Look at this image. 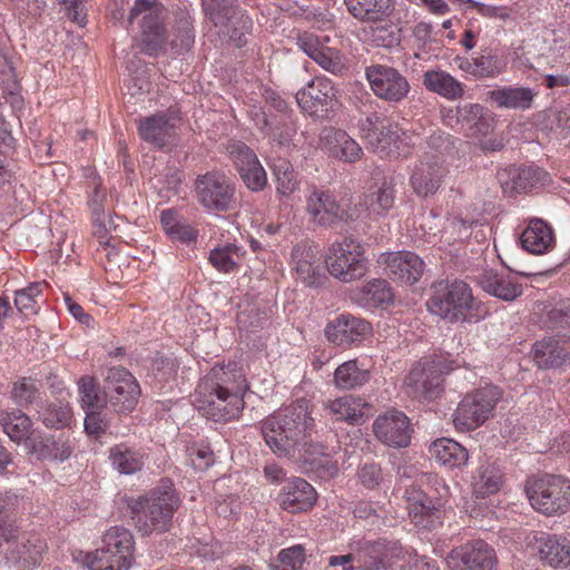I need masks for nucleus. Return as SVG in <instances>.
<instances>
[{
    "mask_svg": "<svg viewBox=\"0 0 570 570\" xmlns=\"http://www.w3.org/2000/svg\"><path fill=\"white\" fill-rule=\"evenodd\" d=\"M292 265L297 278L307 286H316L322 279L320 252L316 245L299 243L292 249Z\"/></svg>",
    "mask_w": 570,
    "mask_h": 570,
    "instance_id": "26",
    "label": "nucleus"
},
{
    "mask_svg": "<svg viewBox=\"0 0 570 570\" xmlns=\"http://www.w3.org/2000/svg\"><path fill=\"white\" fill-rule=\"evenodd\" d=\"M379 262L394 282L404 285L415 284L422 277L425 266L423 259L410 250L384 253Z\"/></svg>",
    "mask_w": 570,
    "mask_h": 570,
    "instance_id": "21",
    "label": "nucleus"
},
{
    "mask_svg": "<svg viewBox=\"0 0 570 570\" xmlns=\"http://www.w3.org/2000/svg\"><path fill=\"white\" fill-rule=\"evenodd\" d=\"M490 98L499 108L528 109L532 105L534 92L528 87H503L492 90Z\"/></svg>",
    "mask_w": 570,
    "mask_h": 570,
    "instance_id": "41",
    "label": "nucleus"
},
{
    "mask_svg": "<svg viewBox=\"0 0 570 570\" xmlns=\"http://www.w3.org/2000/svg\"><path fill=\"white\" fill-rule=\"evenodd\" d=\"M546 175L533 167L504 168L498 171V179L505 193H524L537 185Z\"/></svg>",
    "mask_w": 570,
    "mask_h": 570,
    "instance_id": "35",
    "label": "nucleus"
},
{
    "mask_svg": "<svg viewBox=\"0 0 570 570\" xmlns=\"http://www.w3.org/2000/svg\"><path fill=\"white\" fill-rule=\"evenodd\" d=\"M531 505L546 515L566 513L570 508V480L547 474L527 487Z\"/></svg>",
    "mask_w": 570,
    "mask_h": 570,
    "instance_id": "8",
    "label": "nucleus"
},
{
    "mask_svg": "<svg viewBox=\"0 0 570 570\" xmlns=\"http://www.w3.org/2000/svg\"><path fill=\"white\" fill-rule=\"evenodd\" d=\"M337 90L333 81L325 77H315L297 91L295 99L303 111L311 116H322L333 107Z\"/></svg>",
    "mask_w": 570,
    "mask_h": 570,
    "instance_id": "20",
    "label": "nucleus"
},
{
    "mask_svg": "<svg viewBox=\"0 0 570 570\" xmlns=\"http://www.w3.org/2000/svg\"><path fill=\"white\" fill-rule=\"evenodd\" d=\"M348 12L362 21H379L387 16L391 0H344Z\"/></svg>",
    "mask_w": 570,
    "mask_h": 570,
    "instance_id": "42",
    "label": "nucleus"
},
{
    "mask_svg": "<svg viewBox=\"0 0 570 570\" xmlns=\"http://www.w3.org/2000/svg\"><path fill=\"white\" fill-rule=\"evenodd\" d=\"M371 324L351 314H341L325 328L327 340L337 346H348L371 333Z\"/></svg>",
    "mask_w": 570,
    "mask_h": 570,
    "instance_id": "25",
    "label": "nucleus"
},
{
    "mask_svg": "<svg viewBox=\"0 0 570 570\" xmlns=\"http://www.w3.org/2000/svg\"><path fill=\"white\" fill-rule=\"evenodd\" d=\"M404 498L407 502L409 517L416 527L433 528L440 523V510L417 487L406 488Z\"/></svg>",
    "mask_w": 570,
    "mask_h": 570,
    "instance_id": "30",
    "label": "nucleus"
},
{
    "mask_svg": "<svg viewBox=\"0 0 570 570\" xmlns=\"http://www.w3.org/2000/svg\"><path fill=\"white\" fill-rule=\"evenodd\" d=\"M134 537L122 527H111L102 537V547L79 552L76 559L90 570H128L134 561Z\"/></svg>",
    "mask_w": 570,
    "mask_h": 570,
    "instance_id": "5",
    "label": "nucleus"
},
{
    "mask_svg": "<svg viewBox=\"0 0 570 570\" xmlns=\"http://www.w3.org/2000/svg\"><path fill=\"white\" fill-rule=\"evenodd\" d=\"M305 561V550L303 546L296 544L283 549L277 557V564L273 570H301Z\"/></svg>",
    "mask_w": 570,
    "mask_h": 570,
    "instance_id": "56",
    "label": "nucleus"
},
{
    "mask_svg": "<svg viewBox=\"0 0 570 570\" xmlns=\"http://www.w3.org/2000/svg\"><path fill=\"white\" fill-rule=\"evenodd\" d=\"M502 483L499 470L489 463L481 464L472 476V490L476 497H488L497 493Z\"/></svg>",
    "mask_w": 570,
    "mask_h": 570,
    "instance_id": "43",
    "label": "nucleus"
},
{
    "mask_svg": "<svg viewBox=\"0 0 570 570\" xmlns=\"http://www.w3.org/2000/svg\"><path fill=\"white\" fill-rule=\"evenodd\" d=\"M358 301L367 307H377L393 299V292L384 279H372L364 284L357 293Z\"/></svg>",
    "mask_w": 570,
    "mask_h": 570,
    "instance_id": "47",
    "label": "nucleus"
},
{
    "mask_svg": "<svg viewBox=\"0 0 570 570\" xmlns=\"http://www.w3.org/2000/svg\"><path fill=\"white\" fill-rule=\"evenodd\" d=\"M314 428L312 409L308 401L302 399L265 417L261 431L265 443L278 458L301 464L306 472L334 478L338 473L337 462L322 444L308 441Z\"/></svg>",
    "mask_w": 570,
    "mask_h": 570,
    "instance_id": "1",
    "label": "nucleus"
},
{
    "mask_svg": "<svg viewBox=\"0 0 570 570\" xmlns=\"http://www.w3.org/2000/svg\"><path fill=\"white\" fill-rule=\"evenodd\" d=\"M109 459L112 466L121 474H134L144 465L142 455L125 444L111 448Z\"/></svg>",
    "mask_w": 570,
    "mask_h": 570,
    "instance_id": "46",
    "label": "nucleus"
},
{
    "mask_svg": "<svg viewBox=\"0 0 570 570\" xmlns=\"http://www.w3.org/2000/svg\"><path fill=\"white\" fill-rule=\"evenodd\" d=\"M422 82L426 90L448 100H456L464 95L463 83L441 69L426 70L423 73Z\"/></svg>",
    "mask_w": 570,
    "mask_h": 570,
    "instance_id": "38",
    "label": "nucleus"
},
{
    "mask_svg": "<svg viewBox=\"0 0 570 570\" xmlns=\"http://www.w3.org/2000/svg\"><path fill=\"white\" fill-rule=\"evenodd\" d=\"M46 549V542L38 534H30L22 539L12 553H14L13 558L24 568H31L40 562Z\"/></svg>",
    "mask_w": 570,
    "mask_h": 570,
    "instance_id": "48",
    "label": "nucleus"
},
{
    "mask_svg": "<svg viewBox=\"0 0 570 570\" xmlns=\"http://www.w3.org/2000/svg\"><path fill=\"white\" fill-rule=\"evenodd\" d=\"M406 393L413 399L432 401L442 391L441 363L435 361L420 362L410 371L405 381Z\"/></svg>",
    "mask_w": 570,
    "mask_h": 570,
    "instance_id": "17",
    "label": "nucleus"
},
{
    "mask_svg": "<svg viewBox=\"0 0 570 570\" xmlns=\"http://www.w3.org/2000/svg\"><path fill=\"white\" fill-rule=\"evenodd\" d=\"M28 450L39 460L65 461L73 452V444L68 438L31 435Z\"/></svg>",
    "mask_w": 570,
    "mask_h": 570,
    "instance_id": "33",
    "label": "nucleus"
},
{
    "mask_svg": "<svg viewBox=\"0 0 570 570\" xmlns=\"http://www.w3.org/2000/svg\"><path fill=\"white\" fill-rule=\"evenodd\" d=\"M431 456L449 469L461 468L469 460L468 450L452 439H438L429 448Z\"/></svg>",
    "mask_w": 570,
    "mask_h": 570,
    "instance_id": "40",
    "label": "nucleus"
},
{
    "mask_svg": "<svg viewBox=\"0 0 570 570\" xmlns=\"http://www.w3.org/2000/svg\"><path fill=\"white\" fill-rule=\"evenodd\" d=\"M279 505L291 512L299 513L311 509L316 502V491L302 478H292L278 494Z\"/></svg>",
    "mask_w": 570,
    "mask_h": 570,
    "instance_id": "29",
    "label": "nucleus"
},
{
    "mask_svg": "<svg viewBox=\"0 0 570 570\" xmlns=\"http://www.w3.org/2000/svg\"><path fill=\"white\" fill-rule=\"evenodd\" d=\"M370 199V207L373 212L377 214L386 213L394 205L395 190L392 185L384 183Z\"/></svg>",
    "mask_w": 570,
    "mask_h": 570,
    "instance_id": "58",
    "label": "nucleus"
},
{
    "mask_svg": "<svg viewBox=\"0 0 570 570\" xmlns=\"http://www.w3.org/2000/svg\"><path fill=\"white\" fill-rule=\"evenodd\" d=\"M548 316L553 327H570V301L553 307Z\"/></svg>",
    "mask_w": 570,
    "mask_h": 570,
    "instance_id": "64",
    "label": "nucleus"
},
{
    "mask_svg": "<svg viewBox=\"0 0 570 570\" xmlns=\"http://www.w3.org/2000/svg\"><path fill=\"white\" fill-rule=\"evenodd\" d=\"M449 570H495L494 549L483 540H472L453 548L445 558Z\"/></svg>",
    "mask_w": 570,
    "mask_h": 570,
    "instance_id": "16",
    "label": "nucleus"
},
{
    "mask_svg": "<svg viewBox=\"0 0 570 570\" xmlns=\"http://www.w3.org/2000/svg\"><path fill=\"white\" fill-rule=\"evenodd\" d=\"M244 252L239 246L227 244L212 249L208 259L217 271L230 273L240 264Z\"/></svg>",
    "mask_w": 570,
    "mask_h": 570,
    "instance_id": "49",
    "label": "nucleus"
},
{
    "mask_svg": "<svg viewBox=\"0 0 570 570\" xmlns=\"http://www.w3.org/2000/svg\"><path fill=\"white\" fill-rule=\"evenodd\" d=\"M40 417L48 428L60 429L69 424L71 411L67 403L53 402L43 409Z\"/></svg>",
    "mask_w": 570,
    "mask_h": 570,
    "instance_id": "55",
    "label": "nucleus"
},
{
    "mask_svg": "<svg viewBox=\"0 0 570 570\" xmlns=\"http://www.w3.org/2000/svg\"><path fill=\"white\" fill-rule=\"evenodd\" d=\"M365 78L375 97L389 104H399L410 94L407 78L396 68L375 63L365 68Z\"/></svg>",
    "mask_w": 570,
    "mask_h": 570,
    "instance_id": "12",
    "label": "nucleus"
},
{
    "mask_svg": "<svg viewBox=\"0 0 570 570\" xmlns=\"http://www.w3.org/2000/svg\"><path fill=\"white\" fill-rule=\"evenodd\" d=\"M480 286L490 295L503 301H513L522 294V285L514 276L484 271L479 277Z\"/></svg>",
    "mask_w": 570,
    "mask_h": 570,
    "instance_id": "34",
    "label": "nucleus"
},
{
    "mask_svg": "<svg viewBox=\"0 0 570 570\" xmlns=\"http://www.w3.org/2000/svg\"><path fill=\"white\" fill-rule=\"evenodd\" d=\"M370 372L361 368L356 360L342 363L334 372V384L341 390H352L366 384Z\"/></svg>",
    "mask_w": 570,
    "mask_h": 570,
    "instance_id": "44",
    "label": "nucleus"
},
{
    "mask_svg": "<svg viewBox=\"0 0 570 570\" xmlns=\"http://www.w3.org/2000/svg\"><path fill=\"white\" fill-rule=\"evenodd\" d=\"M390 119L384 114L377 111H371L368 114H365L363 117L360 118L357 122L358 135L361 139L365 144L377 145L376 132L383 130V126Z\"/></svg>",
    "mask_w": 570,
    "mask_h": 570,
    "instance_id": "52",
    "label": "nucleus"
},
{
    "mask_svg": "<svg viewBox=\"0 0 570 570\" xmlns=\"http://www.w3.org/2000/svg\"><path fill=\"white\" fill-rule=\"evenodd\" d=\"M314 61L334 76H344L348 71L346 57L340 50L328 46L322 49Z\"/></svg>",
    "mask_w": 570,
    "mask_h": 570,
    "instance_id": "51",
    "label": "nucleus"
},
{
    "mask_svg": "<svg viewBox=\"0 0 570 570\" xmlns=\"http://www.w3.org/2000/svg\"><path fill=\"white\" fill-rule=\"evenodd\" d=\"M164 6L156 0H135L130 9L128 23L141 17V51L149 56H158L165 48Z\"/></svg>",
    "mask_w": 570,
    "mask_h": 570,
    "instance_id": "9",
    "label": "nucleus"
},
{
    "mask_svg": "<svg viewBox=\"0 0 570 570\" xmlns=\"http://www.w3.org/2000/svg\"><path fill=\"white\" fill-rule=\"evenodd\" d=\"M426 306L432 314L450 322H478L485 314L470 286L458 279L436 283Z\"/></svg>",
    "mask_w": 570,
    "mask_h": 570,
    "instance_id": "3",
    "label": "nucleus"
},
{
    "mask_svg": "<svg viewBox=\"0 0 570 570\" xmlns=\"http://www.w3.org/2000/svg\"><path fill=\"white\" fill-rule=\"evenodd\" d=\"M228 153L246 187L261 191L267 185V175L256 154L240 141L232 142Z\"/></svg>",
    "mask_w": 570,
    "mask_h": 570,
    "instance_id": "22",
    "label": "nucleus"
},
{
    "mask_svg": "<svg viewBox=\"0 0 570 570\" xmlns=\"http://www.w3.org/2000/svg\"><path fill=\"white\" fill-rule=\"evenodd\" d=\"M37 392L38 390L31 380L22 379L14 384L12 397L17 404L23 406L36 399Z\"/></svg>",
    "mask_w": 570,
    "mask_h": 570,
    "instance_id": "61",
    "label": "nucleus"
},
{
    "mask_svg": "<svg viewBox=\"0 0 570 570\" xmlns=\"http://www.w3.org/2000/svg\"><path fill=\"white\" fill-rule=\"evenodd\" d=\"M375 436L391 448H405L411 440L409 417L401 411L390 410L379 415L373 423Z\"/></svg>",
    "mask_w": 570,
    "mask_h": 570,
    "instance_id": "23",
    "label": "nucleus"
},
{
    "mask_svg": "<svg viewBox=\"0 0 570 570\" xmlns=\"http://www.w3.org/2000/svg\"><path fill=\"white\" fill-rule=\"evenodd\" d=\"M196 191L199 202L208 209L226 212L236 203L234 185L230 178L220 171L198 176Z\"/></svg>",
    "mask_w": 570,
    "mask_h": 570,
    "instance_id": "15",
    "label": "nucleus"
},
{
    "mask_svg": "<svg viewBox=\"0 0 570 570\" xmlns=\"http://www.w3.org/2000/svg\"><path fill=\"white\" fill-rule=\"evenodd\" d=\"M179 121L180 118L175 112H158L141 119L138 132L142 140L161 149L174 142Z\"/></svg>",
    "mask_w": 570,
    "mask_h": 570,
    "instance_id": "24",
    "label": "nucleus"
},
{
    "mask_svg": "<svg viewBox=\"0 0 570 570\" xmlns=\"http://www.w3.org/2000/svg\"><path fill=\"white\" fill-rule=\"evenodd\" d=\"M22 498L12 491L0 494V518L16 521Z\"/></svg>",
    "mask_w": 570,
    "mask_h": 570,
    "instance_id": "62",
    "label": "nucleus"
},
{
    "mask_svg": "<svg viewBox=\"0 0 570 570\" xmlns=\"http://www.w3.org/2000/svg\"><path fill=\"white\" fill-rule=\"evenodd\" d=\"M323 407L336 421H344L350 424H360L363 421L365 410L370 407V404L360 397L345 395L334 400L324 401Z\"/></svg>",
    "mask_w": 570,
    "mask_h": 570,
    "instance_id": "36",
    "label": "nucleus"
},
{
    "mask_svg": "<svg viewBox=\"0 0 570 570\" xmlns=\"http://www.w3.org/2000/svg\"><path fill=\"white\" fill-rule=\"evenodd\" d=\"M454 62L461 71L478 79L494 78L505 68V62L492 50H484L473 57L456 56Z\"/></svg>",
    "mask_w": 570,
    "mask_h": 570,
    "instance_id": "31",
    "label": "nucleus"
},
{
    "mask_svg": "<svg viewBox=\"0 0 570 570\" xmlns=\"http://www.w3.org/2000/svg\"><path fill=\"white\" fill-rule=\"evenodd\" d=\"M325 262L328 273L343 283L360 279L368 271L364 246L353 238L333 243L327 249Z\"/></svg>",
    "mask_w": 570,
    "mask_h": 570,
    "instance_id": "7",
    "label": "nucleus"
},
{
    "mask_svg": "<svg viewBox=\"0 0 570 570\" xmlns=\"http://www.w3.org/2000/svg\"><path fill=\"white\" fill-rule=\"evenodd\" d=\"M358 479L367 489H373L382 481V470L376 463H364L358 470Z\"/></svg>",
    "mask_w": 570,
    "mask_h": 570,
    "instance_id": "63",
    "label": "nucleus"
},
{
    "mask_svg": "<svg viewBox=\"0 0 570 570\" xmlns=\"http://www.w3.org/2000/svg\"><path fill=\"white\" fill-rule=\"evenodd\" d=\"M533 360L541 368L570 364V336L547 337L533 345Z\"/></svg>",
    "mask_w": 570,
    "mask_h": 570,
    "instance_id": "28",
    "label": "nucleus"
},
{
    "mask_svg": "<svg viewBox=\"0 0 570 570\" xmlns=\"http://www.w3.org/2000/svg\"><path fill=\"white\" fill-rule=\"evenodd\" d=\"M376 144H365L368 149L377 154L381 158L399 157L406 155L409 147L415 146L416 141L413 140L406 131H401L397 124L391 119L383 126V130L376 132Z\"/></svg>",
    "mask_w": 570,
    "mask_h": 570,
    "instance_id": "27",
    "label": "nucleus"
},
{
    "mask_svg": "<svg viewBox=\"0 0 570 570\" xmlns=\"http://www.w3.org/2000/svg\"><path fill=\"white\" fill-rule=\"evenodd\" d=\"M79 394L85 412L102 410L107 399L99 394L97 385L91 377H82L79 381Z\"/></svg>",
    "mask_w": 570,
    "mask_h": 570,
    "instance_id": "53",
    "label": "nucleus"
},
{
    "mask_svg": "<svg viewBox=\"0 0 570 570\" xmlns=\"http://www.w3.org/2000/svg\"><path fill=\"white\" fill-rule=\"evenodd\" d=\"M104 394L116 412H130L138 402L140 387L125 367H111L105 379Z\"/></svg>",
    "mask_w": 570,
    "mask_h": 570,
    "instance_id": "14",
    "label": "nucleus"
},
{
    "mask_svg": "<svg viewBox=\"0 0 570 570\" xmlns=\"http://www.w3.org/2000/svg\"><path fill=\"white\" fill-rule=\"evenodd\" d=\"M500 399L501 391L497 386H485L466 394L453 414L454 426L460 431L475 430L490 417Z\"/></svg>",
    "mask_w": 570,
    "mask_h": 570,
    "instance_id": "10",
    "label": "nucleus"
},
{
    "mask_svg": "<svg viewBox=\"0 0 570 570\" xmlns=\"http://www.w3.org/2000/svg\"><path fill=\"white\" fill-rule=\"evenodd\" d=\"M357 563L363 570H380L391 567L399 560L405 559L407 550L397 541L380 539L377 541H365L356 549Z\"/></svg>",
    "mask_w": 570,
    "mask_h": 570,
    "instance_id": "18",
    "label": "nucleus"
},
{
    "mask_svg": "<svg viewBox=\"0 0 570 570\" xmlns=\"http://www.w3.org/2000/svg\"><path fill=\"white\" fill-rule=\"evenodd\" d=\"M372 37L377 46L392 49L401 42V30L396 26L382 24L373 29Z\"/></svg>",
    "mask_w": 570,
    "mask_h": 570,
    "instance_id": "57",
    "label": "nucleus"
},
{
    "mask_svg": "<svg viewBox=\"0 0 570 570\" xmlns=\"http://www.w3.org/2000/svg\"><path fill=\"white\" fill-rule=\"evenodd\" d=\"M321 141L330 156L343 161L354 163L363 154L360 145L343 130L334 128L324 129Z\"/></svg>",
    "mask_w": 570,
    "mask_h": 570,
    "instance_id": "32",
    "label": "nucleus"
},
{
    "mask_svg": "<svg viewBox=\"0 0 570 570\" xmlns=\"http://www.w3.org/2000/svg\"><path fill=\"white\" fill-rule=\"evenodd\" d=\"M444 121L452 128L463 131L470 138H483L495 127L494 115L480 104L458 105L443 115Z\"/></svg>",
    "mask_w": 570,
    "mask_h": 570,
    "instance_id": "11",
    "label": "nucleus"
},
{
    "mask_svg": "<svg viewBox=\"0 0 570 570\" xmlns=\"http://www.w3.org/2000/svg\"><path fill=\"white\" fill-rule=\"evenodd\" d=\"M248 387L244 371L236 363L216 365L198 383L193 404L206 419L226 423L239 417Z\"/></svg>",
    "mask_w": 570,
    "mask_h": 570,
    "instance_id": "2",
    "label": "nucleus"
},
{
    "mask_svg": "<svg viewBox=\"0 0 570 570\" xmlns=\"http://www.w3.org/2000/svg\"><path fill=\"white\" fill-rule=\"evenodd\" d=\"M446 174L448 169L440 154L424 153L413 166L410 186L417 197L428 198L439 191Z\"/></svg>",
    "mask_w": 570,
    "mask_h": 570,
    "instance_id": "13",
    "label": "nucleus"
},
{
    "mask_svg": "<svg viewBox=\"0 0 570 570\" xmlns=\"http://www.w3.org/2000/svg\"><path fill=\"white\" fill-rule=\"evenodd\" d=\"M0 424L11 441L17 443L26 441L28 448V441L31 439L29 436L31 420L27 414L21 411L3 412L0 414Z\"/></svg>",
    "mask_w": 570,
    "mask_h": 570,
    "instance_id": "45",
    "label": "nucleus"
},
{
    "mask_svg": "<svg viewBox=\"0 0 570 570\" xmlns=\"http://www.w3.org/2000/svg\"><path fill=\"white\" fill-rule=\"evenodd\" d=\"M540 558L551 567L570 564V540L556 534H542L537 539Z\"/></svg>",
    "mask_w": 570,
    "mask_h": 570,
    "instance_id": "39",
    "label": "nucleus"
},
{
    "mask_svg": "<svg viewBox=\"0 0 570 570\" xmlns=\"http://www.w3.org/2000/svg\"><path fill=\"white\" fill-rule=\"evenodd\" d=\"M273 173L276 178V189L278 194L289 196L297 189V175L289 161L286 159H277L273 164Z\"/></svg>",
    "mask_w": 570,
    "mask_h": 570,
    "instance_id": "50",
    "label": "nucleus"
},
{
    "mask_svg": "<svg viewBox=\"0 0 570 570\" xmlns=\"http://www.w3.org/2000/svg\"><path fill=\"white\" fill-rule=\"evenodd\" d=\"M306 212L313 223L331 227L354 219V214L335 200L327 190L314 189L306 199Z\"/></svg>",
    "mask_w": 570,
    "mask_h": 570,
    "instance_id": "19",
    "label": "nucleus"
},
{
    "mask_svg": "<svg viewBox=\"0 0 570 570\" xmlns=\"http://www.w3.org/2000/svg\"><path fill=\"white\" fill-rule=\"evenodd\" d=\"M554 243L552 227L541 218H532L521 235L522 247L532 254L548 252Z\"/></svg>",
    "mask_w": 570,
    "mask_h": 570,
    "instance_id": "37",
    "label": "nucleus"
},
{
    "mask_svg": "<svg viewBox=\"0 0 570 570\" xmlns=\"http://www.w3.org/2000/svg\"><path fill=\"white\" fill-rule=\"evenodd\" d=\"M108 428L109 422L101 410L86 412L85 431L88 435L99 438L106 433Z\"/></svg>",
    "mask_w": 570,
    "mask_h": 570,
    "instance_id": "60",
    "label": "nucleus"
},
{
    "mask_svg": "<svg viewBox=\"0 0 570 570\" xmlns=\"http://www.w3.org/2000/svg\"><path fill=\"white\" fill-rule=\"evenodd\" d=\"M178 507L179 498L170 487L139 497L129 505L134 525L141 535L169 531Z\"/></svg>",
    "mask_w": 570,
    "mask_h": 570,
    "instance_id": "4",
    "label": "nucleus"
},
{
    "mask_svg": "<svg viewBox=\"0 0 570 570\" xmlns=\"http://www.w3.org/2000/svg\"><path fill=\"white\" fill-rule=\"evenodd\" d=\"M237 2V0H202V7L218 31L240 48L247 43L253 21Z\"/></svg>",
    "mask_w": 570,
    "mask_h": 570,
    "instance_id": "6",
    "label": "nucleus"
},
{
    "mask_svg": "<svg viewBox=\"0 0 570 570\" xmlns=\"http://www.w3.org/2000/svg\"><path fill=\"white\" fill-rule=\"evenodd\" d=\"M194 39L191 22L187 18H183L179 20L177 35L171 40L170 46L177 53H183L191 48Z\"/></svg>",
    "mask_w": 570,
    "mask_h": 570,
    "instance_id": "59",
    "label": "nucleus"
},
{
    "mask_svg": "<svg viewBox=\"0 0 570 570\" xmlns=\"http://www.w3.org/2000/svg\"><path fill=\"white\" fill-rule=\"evenodd\" d=\"M45 284L32 283L28 287L16 292L14 305L24 315L36 314L39 298Z\"/></svg>",
    "mask_w": 570,
    "mask_h": 570,
    "instance_id": "54",
    "label": "nucleus"
}]
</instances>
